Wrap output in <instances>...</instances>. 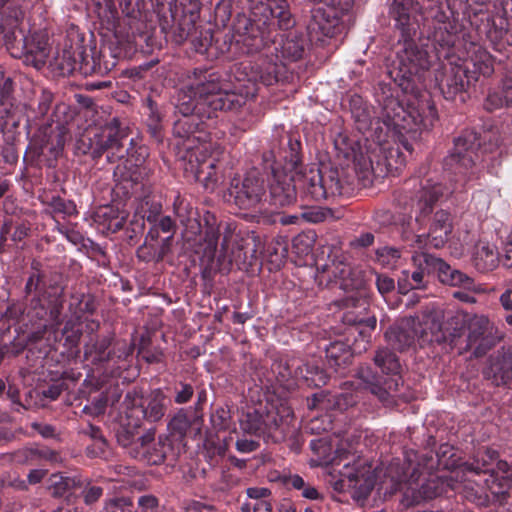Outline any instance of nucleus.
Instances as JSON below:
<instances>
[{"mask_svg":"<svg viewBox=\"0 0 512 512\" xmlns=\"http://www.w3.org/2000/svg\"><path fill=\"white\" fill-rule=\"evenodd\" d=\"M326 357L332 366H341L349 362L351 353L345 344L334 342L326 348Z\"/></svg>","mask_w":512,"mask_h":512,"instance_id":"c9c22d12","label":"nucleus"},{"mask_svg":"<svg viewBox=\"0 0 512 512\" xmlns=\"http://www.w3.org/2000/svg\"><path fill=\"white\" fill-rule=\"evenodd\" d=\"M427 3V12L439 24V31L435 33V40L441 46L450 47L454 45V35L449 31L452 28L450 20L453 17V12L450 8L448 0H424Z\"/></svg>","mask_w":512,"mask_h":512,"instance_id":"ddd939ff","label":"nucleus"},{"mask_svg":"<svg viewBox=\"0 0 512 512\" xmlns=\"http://www.w3.org/2000/svg\"><path fill=\"white\" fill-rule=\"evenodd\" d=\"M219 240V227L216 219L212 215L205 216L204 242L206 243V253L214 255Z\"/></svg>","mask_w":512,"mask_h":512,"instance_id":"f704fd0d","label":"nucleus"},{"mask_svg":"<svg viewBox=\"0 0 512 512\" xmlns=\"http://www.w3.org/2000/svg\"><path fill=\"white\" fill-rule=\"evenodd\" d=\"M165 447L162 440L155 441V431L150 429L144 435L138 436L136 446L130 450L133 458L151 465L160 464L165 458Z\"/></svg>","mask_w":512,"mask_h":512,"instance_id":"4468645a","label":"nucleus"},{"mask_svg":"<svg viewBox=\"0 0 512 512\" xmlns=\"http://www.w3.org/2000/svg\"><path fill=\"white\" fill-rule=\"evenodd\" d=\"M410 11L422 13V6L417 0H394L390 7V14L395 26L404 35L415 32V24L411 22Z\"/></svg>","mask_w":512,"mask_h":512,"instance_id":"6ab92c4d","label":"nucleus"},{"mask_svg":"<svg viewBox=\"0 0 512 512\" xmlns=\"http://www.w3.org/2000/svg\"><path fill=\"white\" fill-rule=\"evenodd\" d=\"M387 342L397 350H404L419 340L416 320L414 318L402 319L397 325L391 326L385 333Z\"/></svg>","mask_w":512,"mask_h":512,"instance_id":"dca6fc26","label":"nucleus"},{"mask_svg":"<svg viewBox=\"0 0 512 512\" xmlns=\"http://www.w3.org/2000/svg\"><path fill=\"white\" fill-rule=\"evenodd\" d=\"M435 120L436 111L429 104L421 107L409 106L405 109L395 100H390L383 108L384 127L380 126V121L375 123L374 140L382 145L387 141L390 132L403 135L428 130Z\"/></svg>","mask_w":512,"mask_h":512,"instance_id":"20e7f679","label":"nucleus"},{"mask_svg":"<svg viewBox=\"0 0 512 512\" xmlns=\"http://www.w3.org/2000/svg\"><path fill=\"white\" fill-rule=\"evenodd\" d=\"M374 241V236L371 233H365L356 238L353 241V244L359 247H367L371 245Z\"/></svg>","mask_w":512,"mask_h":512,"instance_id":"338daca9","label":"nucleus"},{"mask_svg":"<svg viewBox=\"0 0 512 512\" xmlns=\"http://www.w3.org/2000/svg\"><path fill=\"white\" fill-rule=\"evenodd\" d=\"M126 138V133L120 129L119 123L113 119L101 128V130L94 134L90 140L93 158L101 157L107 152V161L110 163L115 162L117 159L123 157L124 152H128L123 147V140Z\"/></svg>","mask_w":512,"mask_h":512,"instance_id":"6e6552de","label":"nucleus"},{"mask_svg":"<svg viewBox=\"0 0 512 512\" xmlns=\"http://www.w3.org/2000/svg\"><path fill=\"white\" fill-rule=\"evenodd\" d=\"M46 475V471L42 469H34L31 470L28 474V481L30 484L39 483L44 476Z\"/></svg>","mask_w":512,"mask_h":512,"instance_id":"774afa93","label":"nucleus"},{"mask_svg":"<svg viewBox=\"0 0 512 512\" xmlns=\"http://www.w3.org/2000/svg\"><path fill=\"white\" fill-rule=\"evenodd\" d=\"M487 38L492 44L494 50L503 51L512 46V28L506 18L500 17L494 21L487 32Z\"/></svg>","mask_w":512,"mask_h":512,"instance_id":"b1692460","label":"nucleus"},{"mask_svg":"<svg viewBox=\"0 0 512 512\" xmlns=\"http://www.w3.org/2000/svg\"><path fill=\"white\" fill-rule=\"evenodd\" d=\"M296 381H304L308 386H321L326 383V375L315 364L305 363L293 368Z\"/></svg>","mask_w":512,"mask_h":512,"instance_id":"c85d7f7f","label":"nucleus"},{"mask_svg":"<svg viewBox=\"0 0 512 512\" xmlns=\"http://www.w3.org/2000/svg\"><path fill=\"white\" fill-rule=\"evenodd\" d=\"M210 77L208 81L178 93L175 108L182 117L174 123L176 136L189 139L196 131L208 127L205 121L216 117L218 111L237 110L258 92V86L252 79L239 82L235 91H228L216 78Z\"/></svg>","mask_w":512,"mask_h":512,"instance_id":"f257e3e1","label":"nucleus"},{"mask_svg":"<svg viewBox=\"0 0 512 512\" xmlns=\"http://www.w3.org/2000/svg\"><path fill=\"white\" fill-rule=\"evenodd\" d=\"M127 218L124 211H120L112 205H104L96 208L92 214L93 223L102 232H116L120 230Z\"/></svg>","mask_w":512,"mask_h":512,"instance_id":"aec40b11","label":"nucleus"},{"mask_svg":"<svg viewBox=\"0 0 512 512\" xmlns=\"http://www.w3.org/2000/svg\"><path fill=\"white\" fill-rule=\"evenodd\" d=\"M229 196L241 209H257L266 200L264 181L257 172L246 174L243 180L234 178L229 188Z\"/></svg>","mask_w":512,"mask_h":512,"instance_id":"0eeeda50","label":"nucleus"},{"mask_svg":"<svg viewBox=\"0 0 512 512\" xmlns=\"http://www.w3.org/2000/svg\"><path fill=\"white\" fill-rule=\"evenodd\" d=\"M351 274V268L347 263L344 262H332L331 265H325L321 271H318L317 278L322 283L327 280V284L339 283V287L342 289H348L350 287H356L355 284L348 280V276Z\"/></svg>","mask_w":512,"mask_h":512,"instance_id":"5701e85b","label":"nucleus"},{"mask_svg":"<svg viewBox=\"0 0 512 512\" xmlns=\"http://www.w3.org/2000/svg\"><path fill=\"white\" fill-rule=\"evenodd\" d=\"M308 407L310 409H315V408L324 409V408H326V406H325V395H323V394H314L312 399L308 402Z\"/></svg>","mask_w":512,"mask_h":512,"instance_id":"69168bd1","label":"nucleus"},{"mask_svg":"<svg viewBox=\"0 0 512 512\" xmlns=\"http://www.w3.org/2000/svg\"><path fill=\"white\" fill-rule=\"evenodd\" d=\"M296 189L303 197L314 201L326 199L339 191L338 181L332 176L326 179L317 168H311L301 174L288 175L278 168H272V180L269 185L270 202L275 206H289L296 200Z\"/></svg>","mask_w":512,"mask_h":512,"instance_id":"7ed1b4c3","label":"nucleus"},{"mask_svg":"<svg viewBox=\"0 0 512 512\" xmlns=\"http://www.w3.org/2000/svg\"><path fill=\"white\" fill-rule=\"evenodd\" d=\"M215 167V163L214 161H210L209 163H201L199 164V166L197 167L196 169V177L198 179H203L204 181V185L207 189H214L216 183H217V178L214 177V175L212 174L211 171H206L207 169L209 170H213Z\"/></svg>","mask_w":512,"mask_h":512,"instance_id":"c03bdc74","label":"nucleus"},{"mask_svg":"<svg viewBox=\"0 0 512 512\" xmlns=\"http://www.w3.org/2000/svg\"><path fill=\"white\" fill-rule=\"evenodd\" d=\"M398 466L399 463H391L390 466L387 469V474L391 477V480L394 482L395 485L400 484L405 479V473L398 472Z\"/></svg>","mask_w":512,"mask_h":512,"instance_id":"680f3d73","label":"nucleus"},{"mask_svg":"<svg viewBox=\"0 0 512 512\" xmlns=\"http://www.w3.org/2000/svg\"><path fill=\"white\" fill-rule=\"evenodd\" d=\"M285 419L279 415L278 411L265 410L263 433L261 435L270 437L275 441H279L285 438Z\"/></svg>","mask_w":512,"mask_h":512,"instance_id":"c756f323","label":"nucleus"},{"mask_svg":"<svg viewBox=\"0 0 512 512\" xmlns=\"http://www.w3.org/2000/svg\"><path fill=\"white\" fill-rule=\"evenodd\" d=\"M458 60L466 70L468 80L476 82L479 77L490 76L494 71L491 54L481 45L469 43L465 46V56H459Z\"/></svg>","mask_w":512,"mask_h":512,"instance_id":"9b49d317","label":"nucleus"},{"mask_svg":"<svg viewBox=\"0 0 512 512\" xmlns=\"http://www.w3.org/2000/svg\"><path fill=\"white\" fill-rule=\"evenodd\" d=\"M109 346L110 341L107 338L86 346L85 359L95 366V371L113 374L119 369L118 362L131 353V349L127 345H122L117 351L109 350Z\"/></svg>","mask_w":512,"mask_h":512,"instance_id":"1a4fd4ad","label":"nucleus"},{"mask_svg":"<svg viewBox=\"0 0 512 512\" xmlns=\"http://www.w3.org/2000/svg\"><path fill=\"white\" fill-rule=\"evenodd\" d=\"M71 485V479L54 475L51 482V491L55 496H63Z\"/></svg>","mask_w":512,"mask_h":512,"instance_id":"3c124183","label":"nucleus"},{"mask_svg":"<svg viewBox=\"0 0 512 512\" xmlns=\"http://www.w3.org/2000/svg\"><path fill=\"white\" fill-rule=\"evenodd\" d=\"M344 321L355 326V330L366 342L369 341L371 333L375 330L377 323L375 317H368L366 319H354L349 313L344 316Z\"/></svg>","mask_w":512,"mask_h":512,"instance_id":"e433bc0d","label":"nucleus"},{"mask_svg":"<svg viewBox=\"0 0 512 512\" xmlns=\"http://www.w3.org/2000/svg\"><path fill=\"white\" fill-rule=\"evenodd\" d=\"M264 414L265 410L262 408L249 409L242 413L239 419L242 431L248 434L261 435L263 433Z\"/></svg>","mask_w":512,"mask_h":512,"instance_id":"2f4dec72","label":"nucleus"},{"mask_svg":"<svg viewBox=\"0 0 512 512\" xmlns=\"http://www.w3.org/2000/svg\"><path fill=\"white\" fill-rule=\"evenodd\" d=\"M428 258H433V255L426 252H415L412 256V260L417 266V270L411 274V279L413 281V284H411L412 289L422 288L424 286V276L434 272L433 265H427L429 263Z\"/></svg>","mask_w":512,"mask_h":512,"instance_id":"473e14b6","label":"nucleus"},{"mask_svg":"<svg viewBox=\"0 0 512 512\" xmlns=\"http://www.w3.org/2000/svg\"><path fill=\"white\" fill-rule=\"evenodd\" d=\"M247 501L270 500L271 490L266 487H249L246 489Z\"/></svg>","mask_w":512,"mask_h":512,"instance_id":"603ef678","label":"nucleus"},{"mask_svg":"<svg viewBox=\"0 0 512 512\" xmlns=\"http://www.w3.org/2000/svg\"><path fill=\"white\" fill-rule=\"evenodd\" d=\"M129 162L130 161L128 159L125 160V165L123 169L120 165H118L114 174H120L123 180H129L133 183H138L142 179V169L138 164L131 165L128 167Z\"/></svg>","mask_w":512,"mask_h":512,"instance_id":"37998d69","label":"nucleus"},{"mask_svg":"<svg viewBox=\"0 0 512 512\" xmlns=\"http://www.w3.org/2000/svg\"><path fill=\"white\" fill-rule=\"evenodd\" d=\"M236 448L241 453H249L257 448V443L253 440L239 439L236 442Z\"/></svg>","mask_w":512,"mask_h":512,"instance_id":"e2e57ef3","label":"nucleus"},{"mask_svg":"<svg viewBox=\"0 0 512 512\" xmlns=\"http://www.w3.org/2000/svg\"><path fill=\"white\" fill-rule=\"evenodd\" d=\"M234 39L237 44H241L246 53H253L260 50L271 37L264 31H260L248 19H244L243 23H239L236 28Z\"/></svg>","mask_w":512,"mask_h":512,"instance_id":"a211bd4d","label":"nucleus"},{"mask_svg":"<svg viewBox=\"0 0 512 512\" xmlns=\"http://www.w3.org/2000/svg\"><path fill=\"white\" fill-rule=\"evenodd\" d=\"M452 231L450 214L444 210L437 211L430 228L431 247L440 248L448 240Z\"/></svg>","mask_w":512,"mask_h":512,"instance_id":"393cba45","label":"nucleus"},{"mask_svg":"<svg viewBox=\"0 0 512 512\" xmlns=\"http://www.w3.org/2000/svg\"><path fill=\"white\" fill-rule=\"evenodd\" d=\"M332 217V211L328 208H323L319 206H313L310 208H306L301 213V218H303L307 222L318 223L325 221L326 219Z\"/></svg>","mask_w":512,"mask_h":512,"instance_id":"a19ab883","label":"nucleus"},{"mask_svg":"<svg viewBox=\"0 0 512 512\" xmlns=\"http://www.w3.org/2000/svg\"><path fill=\"white\" fill-rule=\"evenodd\" d=\"M348 9H326L316 7L313 11L312 22L309 26L312 36L324 42L325 38H332L342 32L341 17Z\"/></svg>","mask_w":512,"mask_h":512,"instance_id":"9d476101","label":"nucleus"},{"mask_svg":"<svg viewBox=\"0 0 512 512\" xmlns=\"http://www.w3.org/2000/svg\"><path fill=\"white\" fill-rule=\"evenodd\" d=\"M456 317L468 325L467 347L469 349L474 348L476 355L482 353L484 350V336L490 327L489 319L484 315H468L463 311H458Z\"/></svg>","mask_w":512,"mask_h":512,"instance_id":"f3484780","label":"nucleus"},{"mask_svg":"<svg viewBox=\"0 0 512 512\" xmlns=\"http://www.w3.org/2000/svg\"><path fill=\"white\" fill-rule=\"evenodd\" d=\"M17 23V18L10 20L9 28L8 24L0 23V35H2L3 42L11 56L15 58L25 56L27 61H31L39 69L48 57L46 37L43 34L26 37L20 32L21 38L17 40L15 31Z\"/></svg>","mask_w":512,"mask_h":512,"instance_id":"423d86ee","label":"nucleus"},{"mask_svg":"<svg viewBox=\"0 0 512 512\" xmlns=\"http://www.w3.org/2000/svg\"><path fill=\"white\" fill-rule=\"evenodd\" d=\"M137 438L128 430H121L117 433V441L124 448L128 449V453L130 454V450L132 447L136 446Z\"/></svg>","mask_w":512,"mask_h":512,"instance_id":"6e6d98bb","label":"nucleus"},{"mask_svg":"<svg viewBox=\"0 0 512 512\" xmlns=\"http://www.w3.org/2000/svg\"><path fill=\"white\" fill-rule=\"evenodd\" d=\"M49 207L54 218L61 217L65 219L66 217L77 214L75 203L60 197H53L49 203Z\"/></svg>","mask_w":512,"mask_h":512,"instance_id":"4c0bfd02","label":"nucleus"},{"mask_svg":"<svg viewBox=\"0 0 512 512\" xmlns=\"http://www.w3.org/2000/svg\"><path fill=\"white\" fill-rule=\"evenodd\" d=\"M52 143H45L42 145V153H44L45 150H47L53 158H57L64 146L63 138L60 134H51L49 136Z\"/></svg>","mask_w":512,"mask_h":512,"instance_id":"09e8293b","label":"nucleus"},{"mask_svg":"<svg viewBox=\"0 0 512 512\" xmlns=\"http://www.w3.org/2000/svg\"><path fill=\"white\" fill-rule=\"evenodd\" d=\"M317 7H324L326 9L345 8L349 9L350 0H312Z\"/></svg>","mask_w":512,"mask_h":512,"instance_id":"4d7b16f0","label":"nucleus"},{"mask_svg":"<svg viewBox=\"0 0 512 512\" xmlns=\"http://www.w3.org/2000/svg\"><path fill=\"white\" fill-rule=\"evenodd\" d=\"M400 251L393 247H383L377 251V261L386 268H395L400 261Z\"/></svg>","mask_w":512,"mask_h":512,"instance_id":"ea45409f","label":"nucleus"},{"mask_svg":"<svg viewBox=\"0 0 512 512\" xmlns=\"http://www.w3.org/2000/svg\"><path fill=\"white\" fill-rule=\"evenodd\" d=\"M12 80L5 77L2 69L0 70V122L8 124L9 119L14 113V104L12 101Z\"/></svg>","mask_w":512,"mask_h":512,"instance_id":"cd10ccee","label":"nucleus"},{"mask_svg":"<svg viewBox=\"0 0 512 512\" xmlns=\"http://www.w3.org/2000/svg\"><path fill=\"white\" fill-rule=\"evenodd\" d=\"M473 140H475L473 135L457 138L454 151L446 158V165L450 166L455 174L453 179L455 184L452 189L443 188L441 184L427 180L424 185H421L416 197L404 202V205L424 215L431 212L433 204L440 197L462 191L475 176L473 166L475 159H478L479 156L475 151Z\"/></svg>","mask_w":512,"mask_h":512,"instance_id":"f03ea898","label":"nucleus"},{"mask_svg":"<svg viewBox=\"0 0 512 512\" xmlns=\"http://www.w3.org/2000/svg\"><path fill=\"white\" fill-rule=\"evenodd\" d=\"M204 448L211 462H216V458L223 456L226 452V444L219 438H207Z\"/></svg>","mask_w":512,"mask_h":512,"instance_id":"79ce46f5","label":"nucleus"},{"mask_svg":"<svg viewBox=\"0 0 512 512\" xmlns=\"http://www.w3.org/2000/svg\"><path fill=\"white\" fill-rule=\"evenodd\" d=\"M141 412L144 416L153 422L160 420L165 413V404L163 396L158 393L148 403L147 407Z\"/></svg>","mask_w":512,"mask_h":512,"instance_id":"58836bf2","label":"nucleus"},{"mask_svg":"<svg viewBox=\"0 0 512 512\" xmlns=\"http://www.w3.org/2000/svg\"><path fill=\"white\" fill-rule=\"evenodd\" d=\"M242 512H272L270 500L245 501L241 506Z\"/></svg>","mask_w":512,"mask_h":512,"instance_id":"8fccbe9b","label":"nucleus"},{"mask_svg":"<svg viewBox=\"0 0 512 512\" xmlns=\"http://www.w3.org/2000/svg\"><path fill=\"white\" fill-rule=\"evenodd\" d=\"M158 506V499L153 495H143L138 499L135 512H153Z\"/></svg>","mask_w":512,"mask_h":512,"instance_id":"864d4df0","label":"nucleus"},{"mask_svg":"<svg viewBox=\"0 0 512 512\" xmlns=\"http://www.w3.org/2000/svg\"><path fill=\"white\" fill-rule=\"evenodd\" d=\"M193 395V388L189 384H182L181 389L177 392L175 396V402L179 404H183L188 402Z\"/></svg>","mask_w":512,"mask_h":512,"instance_id":"bf43d9fd","label":"nucleus"},{"mask_svg":"<svg viewBox=\"0 0 512 512\" xmlns=\"http://www.w3.org/2000/svg\"><path fill=\"white\" fill-rule=\"evenodd\" d=\"M374 362L381 371L389 375L390 378L385 380V385L390 391H398L401 384V376L399 375L401 365L396 355L388 349H379L374 357Z\"/></svg>","mask_w":512,"mask_h":512,"instance_id":"412c9836","label":"nucleus"},{"mask_svg":"<svg viewBox=\"0 0 512 512\" xmlns=\"http://www.w3.org/2000/svg\"><path fill=\"white\" fill-rule=\"evenodd\" d=\"M360 467V461L354 462L353 465H351L350 462H346L343 464V468L339 471V473L341 477L347 478L350 482H354L364 475Z\"/></svg>","mask_w":512,"mask_h":512,"instance_id":"de8ad7c7","label":"nucleus"},{"mask_svg":"<svg viewBox=\"0 0 512 512\" xmlns=\"http://www.w3.org/2000/svg\"><path fill=\"white\" fill-rule=\"evenodd\" d=\"M475 249V262L479 270L488 271L497 266L499 253L494 244L486 241H479Z\"/></svg>","mask_w":512,"mask_h":512,"instance_id":"bb28decb","label":"nucleus"},{"mask_svg":"<svg viewBox=\"0 0 512 512\" xmlns=\"http://www.w3.org/2000/svg\"><path fill=\"white\" fill-rule=\"evenodd\" d=\"M376 285L382 295L391 292L395 287L394 280L385 275L377 276Z\"/></svg>","mask_w":512,"mask_h":512,"instance_id":"13d9d810","label":"nucleus"},{"mask_svg":"<svg viewBox=\"0 0 512 512\" xmlns=\"http://www.w3.org/2000/svg\"><path fill=\"white\" fill-rule=\"evenodd\" d=\"M102 494L103 489L99 486L94 485H87L82 491L84 502L87 505H91L98 501Z\"/></svg>","mask_w":512,"mask_h":512,"instance_id":"5fc2aeb1","label":"nucleus"},{"mask_svg":"<svg viewBox=\"0 0 512 512\" xmlns=\"http://www.w3.org/2000/svg\"><path fill=\"white\" fill-rule=\"evenodd\" d=\"M168 427L172 432L183 436L190 428V421L186 414L177 413L169 422Z\"/></svg>","mask_w":512,"mask_h":512,"instance_id":"a18cd8bd","label":"nucleus"},{"mask_svg":"<svg viewBox=\"0 0 512 512\" xmlns=\"http://www.w3.org/2000/svg\"><path fill=\"white\" fill-rule=\"evenodd\" d=\"M106 512H133L132 501L126 497L114 498L105 505Z\"/></svg>","mask_w":512,"mask_h":512,"instance_id":"49530a36","label":"nucleus"},{"mask_svg":"<svg viewBox=\"0 0 512 512\" xmlns=\"http://www.w3.org/2000/svg\"><path fill=\"white\" fill-rule=\"evenodd\" d=\"M57 230L61 234L65 235L66 238L74 244H77L81 241L82 236L80 235L79 232H77L73 229H68L67 227L61 226L59 223H57Z\"/></svg>","mask_w":512,"mask_h":512,"instance_id":"052dcab7","label":"nucleus"},{"mask_svg":"<svg viewBox=\"0 0 512 512\" xmlns=\"http://www.w3.org/2000/svg\"><path fill=\"white\" fill-rule=\"evenodd\" d=\"M415 31H417V25H415ZM415 35L416 32L408 36L401 31V38L397 45L394 61L396 71L392 73H395V81H399V85L404 90L410 89L414 78L428 70L431 65L427 45L416 43L413 40Z\"/></svg>","mask_w":512,"mask_h":512,"instance_id":"39448f33","label":"nucleus"},{"mask_svg":"<svg viewBox=\"0 0 512 512\" xmlns=\"http://www.w3.org/2000/svg\"><path fill=\"white\" fill-rule=\"evenodd\" d=\"M504 106H512V78H505L498 89L491 90L484 103L488 111Z\"/></svg>","mask_w":512,"mask_h":512,"instance_id":"a878e982","label":"nucleus"},{"mask_svg":"<svg viewBox=\"0 0 512 512\" xmlns=\"http://www.w3.org/2000/svg\"><path fill=\"white\" fill-rule=\"evenodd\" d=\"M358 377L363 381L366 388H368L371 393L377 395L382 400L386 398V395L393 392L385 385V380L382 382L381 378L372 371L370 366L360 367L358 370Z\"/></svg>","mask_w":512,"mask_h":512,"instance_id":"7c9ffc66","label":"nucleus"},{"mask_svg":"<svg viewBox=\"0 0 512 512\" xmlns=\"http://www.w3.org/2000/svg\"><path fill=\"white\" fill-rule=\"evenodd\" d=\"M270 2V13L273 18L277 19L280 29L287 30L294 25L291 13L287 9L285 0H267Z\"/></svg>","mask_w":512,"mask_h":512,"instance_id":"72a5a7b5","label":"nucleus"},{"mask_svg":"<svg viewBox=\"0 0 512 512\" xmlns=\"http://www.w3.org/2000/svg\"><path fill=\"white\" fill-rule=\"evenodd\" d=\"M438 85L443 95L447 99L454 98L458 93L465 90L466 86L473 81L468 80L466 70L460 61L449 59L448 66L444 67V71L436 76Z\"/></svg>","mask_w":512,"mask_h":512,"instance_id":"f8f14e48","label":"nucleus"},{"mask_svg":"<svg viewBox=\"0 0 512 512\" xmlns=\"http://www.w3.org/2000/svg\"><path fill=\"white\" fill-rule=\"evenodd\" d=\"M428 266L433 265L434 271L438 272L440 281L450 286H462L466 289L473 287V280L461 271L451 268L442 259L433 256L428 258Z\"/></svg>","mask_w":512,"mask_h":512,"instance_id":"4be33fe9","label":"nucleus"},{"mask_svg":"<svg viewBox=\"0 0 512 512\" xmlns=\"http://www.w3.org/2000/svg\"><path fill=\"white\" fill-rule=\"evenodd\" d=\"M431 246V234L417 235L413 241V247L418 250L424 249L426 246Z\"/></svg>","mask_w":512,"mask_h":512,"instance_id":"0e129e2a","label":"nucleus"},{"mask_svg":"<svg viewBox=\"0 0 512 512\" xmlns=\"http://www.w3.org/2000/svg\"><path fill=\"white\" fill-rule=\"evenodd\" d=\"M419 340L422 343L440 341L442 338L443 311L436 308L427 309L422 316H414Z\"/></svg>","mask_w":512,"mask_h":512,"instance_id":"2eb2a0df","label":"nucleus"}]
</instances>
